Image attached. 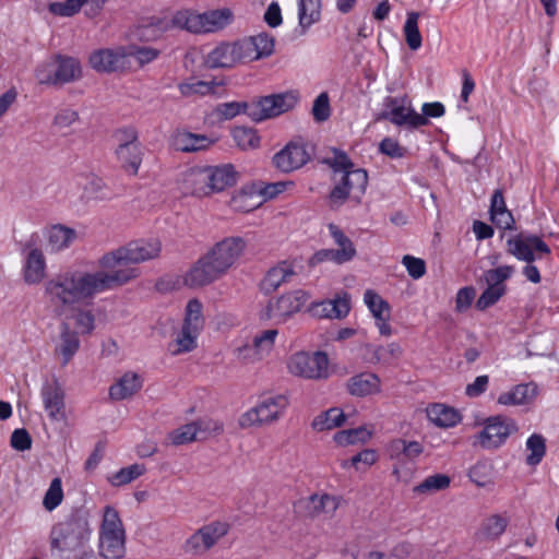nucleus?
<instances>
[{
    "instance_id": "nucleus-1",
    "label": "nucleus",
    "mask_w": 559,
    "mask_h": 559,
    "mask_svg": "<svg viewBox=\"0 0 559 559\" xmlns=\"http://www.w3.org/2000/svg\"><path fill=\"white\" fill-rule=\"evenodd\" d=\"M160 252L158 240H136L105 253L98 260L102 270L88 272L68 269L46 281V295L53 308L62 312L76 304L90 302L98 294L123 286L139 276L129 266L155 259Z\"/></svg>"
},
{
    "instance_id": "nucleus-2",
    "label": "nucleus",
    "mask_w": 559,
    "mask_h": 559,
    "mask_svg": "<svg viewBox=\"0 0 559 559\" xmlns=\"http://www.w3.org/2000/svg\"><path fill=\"white\" fill-rule=\"evenodd\" d=\"M241 237H228L217 242L201 257L183 275V284L190 288L206 286L227 273L245 251Z\"/></svg>"
},
{
    "instance_id": "nucleus-3",
    "label": "nucleus",
    "mask_w": 559,
    "mask_h": 559,
    "mask_svg": "<svg viewBox=\"0 0 559 559\" xmlns=\"http://www.w3.org/2000/svg\"><path fill=\"white\" fill-rule=\"evenodd\" d=\"M91 536L92 528L88 516L78 511L51 527L50 549L60 554L82 550L88 545Z\"/></svg>"
},
{
    "instance_id": "nucleus-4",
    "label": "nucleus",
    "mask_w": 559,
    "mask_h": 559,
    "mask_svg": "<svg viewBox=\"0 0 559 559\" xmlns=\"http://www.w3.org/2000/svg\"><path fill=\"white\" fill-rule=\"evenodd\" d=\"M127 535L119 512L111 506L103 510L98 530L97 549L107 559H122L126 556Z\"/></svg>"
},
{
    "instance_id": "nucleus-5",
    "label": "nucleus",
    "mask_w": 559,
    "mask_h": 559,
    "mask_svg": "<svg viewBox=\"0 0 559 559\" xmlns=\"http://www.w3.org/2000/svg\"><path fill=\"white\" fill-rule=\"evenodd\" d=\"M234 20L230 9L210 10L198 13L191 10L175 12V23L178 29H185L193 34L215 33L229 25Z\"/></svg>"
},
{
    "instance_id": "nucleus-6",
    "label": "nucleus",
    "mask_w": 559,
    "mask_h": 559,
    "mask_svg": "<svg viewBox=\"0 0 559 559\" xmlns=\"http://www.w3.org/2000/svg\"><path fill=\"white\" fill-rule=\"evenodd\" d=\"M481 426L483 429L473 436V445L486 451L500 449L519 430L516 421L506 415L489 416Z\"/></svg>"
},
{
    "instance_id": "nucleus-7",
    "label": "nucleus",
    "mask_w": 559,
    "mask_h": 559,
    "mask_svg": "<svg viewBox=\"0 0 559 559\" xmlns=\"http://www.w3.org/2000/svg\"><path fill=\"white\" fill-rule=\"evenodd\" d=\"M288 404V399L283 394L265 396L239 417V426L250 428L273 424L284 415Z\"/></svg>"
},
{
    "instance_id": "nucleus-8",
    "label": "nucleus",
    "mask_w": 559,
    "mask_h": 559,
    "mask_svg": "<svg viewBox=\"0 0 559 559\" xmlns=\"http://www.w3.org/2000/svg\"><path fill=\"white\" fill-rule=\"evenodd\" d=\"M298 100L299 95L296 91L263 96L251 103L249 117L251 120L260 122L292 110Z\"/></svg>"
},
{
    "instance_id": "nucleus-9",
    "label": "nucleus",
    "mask_w": 559,
    "mask_h": 559,
    "mask_svg": "<svg viewBox=\"0 0 559 559\" xmlns=\"http://www.w3.org/2000/svg\"><path fill=\"white\" fill-rule=\"evenodd\" d=\"M230 530L225 521H212L198 528L185 543V550L192 556L206 555Z\"/></svg>"
},
{
    "instance_id": "nucleus-10",
    "label": "nucleus",
    "mask_w": 559,
    "mask_h": 559,
    "mask_svg": "<svg viewBox=\"0 0 559 559\" xmlns=\"http://www.w3.org/2000/svg\"><path fill=\"white\" fill-rule=\"evenodd\" d=\"M287 368L294 376L320 380L329 377V357L324 352H298L290 356Z\"/></svg>"
},
{
    "instance_id": "nucleus-11",
    "label": "nucleus",
    "mask_w": 559,
    "mask_h": 559,
    "mask_svg": "<svg viewBox=\"0 0 559 559\" xmlns=\"http://www.w3.org/2000/svg\"><path fill=\"white\" fill-rule=\"evenodd\" d=\"M368 185V174L365 169L350 168L342 173L340 181L334 186L330 192V201L332 205L340 206L352 198L357 202L360 201Z\"/></svg>"
},
{
    "instance_id": "nucleus-12",
    "label": "nucleus",
    "mask_w": 559,
    "mask_h": 559,
    "mask_svg": "<svg viewBox=\"0 0 559 559\" xmlns=\"http://www.w3.org/2000/svg\"><path fill=\"white\" fill-rule=\"evenodd\" d=\"M383 105L386 110L382 111L378 119L389 120L397 127H406L408 129H417L425 126V118L412 107L406 96L384 98Z\"/></svg>"
},
{
    "instance_id": "nucleus-13",
    "label": "nucleus",
    "mask_w": 559,
    "mask_h": 559,
    "mask_svg": "<svg viewBox=\"0 0 559 559\" xmlns=\"http://www.w3.org/2000/svg\"><path fill=\"white\" fill-rule=\"evenodd\" d=\"M309 295L301 289L284 294L277 299L270 300L264 310L261 312V319L274 320L278 323L285 322L308 301Z\"/></svg>"
},
{
    "instance_id": "nucleus-14",
    "label": "nucleus",
    "mask_w": 559,
    "mask_h": 559,
    "mask_svg": "<svg viewBox=\"0 0 559 559\" xmlns=\"http://www.w3.org/2000/svg\"><path fill=\"white\" fill-rule=\"evenodd\" d=\"M507 251L515 259L533 263L542 255H549V246L537 235L519 234L507 240Z\"/></svg>"
},
{
    "instance_id": "nucleus-15",
    "label": "nucleus",
    "mask_w": 559,
    "mask_h": 559,
    "mask_svg": "<svg viewBox=\"0 0 559 559\" xmlns=\"http://www.w3.org/2000/svg\"><path fill=\"white\" fill-rule=\"evenodd\" d=\"M116 155L126 173L132 176L138 174L142 163L143 148L133 129L120 132V143L116 150Z\"/></svg>"
},
{
    "instance_id": "nucleus-16",
    "label": "nucleus",
    "mask_w": 559,
    "mask_h": 559,
    "mask_svg": "<svg viewBox=\"0 0 559 559\" xmlns=\"http://www.w3.org/2000/svg\"><path fill=\"white\" fill-rule=\"evenodd\" d=\"M223 430L224 426L219 421L213 419H199L171 431L169 433V440L173 444L180 445L204 439L210 433H222Z\"/></svg>"
},
{
    "instance_id": "nucleus-17",
    "label": "nucleus",
    "mask_w": 559,
    "mask_h": 559,
    "mask_svg": "<svg viewBox=\"0 0 559 559\" xmlns=\"http://www.w3.org/2000/svg\"><path fill=\"white\" fill-rule=\"evenodd\" d=\"M88 61L91 67L97 72H117L127 67L128 52L123 47L103 48L93 51L90 55Z\"/></svg>"
},
{
    "instance_id": "nucleus-18",
    "label": "nucleus",
    "mask_w": 559,
    "mask_h": 559,
    "mask_svg": "<svg viewBox=\"0 0 559 559\" xmlns=\"http://www.w3.org/2000/svg\"><path fill=\"white\" fill-rule=\"evenodd\" d=\"M273 165L283 173L301 168L310 160V154L302 143L289 142L273 156Z\"/></svg>"
},
{
    "instance_id": "nucleus-19",
    "label": "nucleus",
    "mask_w": 559,
    "mask_h": 559,
    "mask_svg": "<svg viewBox=\"0 0 559 559\" xmlns=\"http://www.w3.org/2000/svg\"><path fill=\"white\" fill-rule=\"evenodd\" d=\"M211 68H233L237 63L248 62L240 39L234 43H221L206 58Z\"/></svg>"
},
{
    "instance_id": "nucleus-20",
    "label": "nucleus",
    "mask_w": 559,
    "mask_h": 559,
    "mask_svg": "<svg viewBox=\"0 0 559 559\" xmlns=\"http://www.w3.org/2000/svg\"><path fill=\"white\" fill-rule=\"evenodd\" d=\"M108 0H64L61 2H51L48 7L49 12L64 17H71L84 9L87 17H95L104 10Z\"/></svg>"
},
{
    "instance_id": "nucleus-21",
    "label": "nucleus",
    "mask_w": 559,
    "mask_h": 559,
    "mask_svg": "<svg viewBox=\"0 0 559 559\" xmlns=\"http://www.w3.org/2000/svg\"><path fill=\"white\" fill-rule=\"evenodd\" d=\"M44 408L52 421L67 419L64 391L57 381L47 382L41 388Z\"/></svg>"
},
{
    "instance_id": "nucleus-22",
    "label": "nucleus",
    "mask_w": 559,
    "mask_h": 559,
    "mask_svg": "<svg viewBox=\"0 0 559 559\" xmlns=\"http://www.w3.org/2000/svg\"><path fill=\"white\" fill-rule=\"evenodd\" d=\"M79 333L63 321L59 328V336L55 347V355L60 357L61 365L67 366L80 349Z\"/></svg>"
},
{
    "instance_id": "nucleus-23",
    "label": "nucleus",
    "mask_w": 559,
    "mask_h": 559,
    "mask_svg": "<svg viewBox=\"0 0 559 559\" xmlns=\"http://www.w3.org/2000/svg\"><path fill=\"white\" fill-rule=\"evenodd\" d=\"M349 310L350 302L346 293L343 296H336L334 299L313 302L310 307L312 316L320 319H342L348 314Z\"/></svg>"
},
{
    "instance_id": "nucleus-24",
    "label": "nucleus",
    "mask_w": 559,
    "mask_h": 559,
    "mask_svg": "<svg viewBox=\"0 0 559 559\" xmlns=\"http://www.w3.org/2000/svg\"><path fill=\"white\" fill-rule=\"evenodd\" d=\"M51 61L58 86L81 79L82 68L76 58L56 53L51 57Z\"/></svg>"
},
{
    "instance_id": "nucleus-25",
    "label": "nucleus",
    "mask_w": 559,
    "mask_h": 559,
    "mask_svg": "<svg viewBox=\"0 0 559 559\" xmlns=\"http://www.w3.org/2000/svg\"><path fill=\"white\" fill-rule=\"evenodd\" d=\"M537 394L538 388L535 383H520L499 394L497 403L502 406L528 405L536 399Z\"/></svg>"
},
{
    "instance_id": "nucleus-26",
    "label": "nucleus",
    "mask_w": 559,
    "mask_h": 559,
    "mask_svg": "<svg viewBox=\"0 0 559 559\" xmlns=\"http://www.w3.org/2000/svg\"><path fill=\"white\" fill-rule=\"evenodd\" d=\"M205 171L209 187L211 188V194L222 192L226 188L233 187L238 179V173L231 164L205 166Z\"/></svg>"
},
{
    "instance_id": "nucleus-27",
    "label": "nucleus",
    "mask_w": 559,
    "mask_h": 559,
    "mask_svg": "<svg viewBox=\"0 0 559 559\" xmlns=\"http://www.w3.org/2000/svg\"><path fill=\"white\" fill-rule=\"evenodd\" d=\"M248 62L269 57L274 51V38L266 33H260L240 39Z\"/></svg>"
},
{
    "instance_id": "nucleus-28",
    "label": "nucleus",
    "mask_w": 559,
    "mask_h": 559,
    "mask_svg": "<svg viewBox=\"0 0 559 559\" xmlns=\"http://www.w3.org/2000/svg\"><path fill=\"white\" fill-rule=\"evenodd\" d=\"M259 185L251 182L243 186L230 199V206L238 212H251L265 202V198L260 195Z\"/></svg>"
},
{
    "instance_id": "nucleus-29",
    "label": "nucleus",
    "mask_w": 559,
    "mask_h": 559,
    "mask_svg": "<svg viewBox=\"0 0 559 559\" xmlns=\"http://www.w3.org/2000/svg\"><path fill=\"white\" fill-rule=\"evenodd\" d=\"M350 395L365 397L381 391L380 378L373 372H361L350 377L346 383Z\"/></svg>"
},
{
    "instance_id": "nucleus-30",
    "label": "nucleus",
    "mask_w": 559,
    "mask_h": 559,
    "mask_svg": "<svg viewBox=\"0 0 559 559\" xmlns=\"http://www.w3.org/2000/svg\"><path fill=\"white\" fill-rule=\"evenodd\" d=\"M178 29L175 23V13L163 16H153L139 28V37L145 41L159 39L166 32Z\"/></svg>"
},
{
    "instance_id": "nucleus-31",
    "label": "nucleus",
    "mask_w": 559,
    "mask_h": 559,
    "mask_svg": "<svg viewBox=\"0 0 559 559\" xmlns=\"http://www.w3.org/2000/svg\"><path fill=\"white\" fill-rule=\"evenodd\" d=\"M44 295H45V298H46L48 305L50 306V308L57 316H63V314H67L68 312L74 313L75 326L80 330V332L82 334H91L94 331L95 316L92 310L82 308V306L92 305L95 297L90 302L76 304L73 307L67 308L64 311L59 312L50 304V301L46 295V286L44 287Z\"/></svg>"
},
{
    "instance_id": "nucleus-32",
    "label": "nucleus",
    "mask_w": 559,
    "mask_h": 559,
    "mask_svg": "<svg viewBox=\"0 0 559 559\" xmlns=\"http://www.w3.org/2000/svg\"><path fill=\"white\" fill-rule=\"evenodd\" d=\"M295 264L288 261H282L270 269L262 281V288L265 293L276 290L282 284L292 282L296 276Z\"/></svg>"
},
{
    "instance_id": "nucleus-33",
    "label": "nucleus",
    "mask_w": 559,
    "mask_h": 559,
    "mask_svg": "<svg viewBox=\"0 0 559 559\" xmlns=\"http://www.w3.org/2000/svg\"><path fill=\"white\" fill-rule=\"evenodd\" d=\"M46 274V260L40 249L28 251L23 265V278L29 285L38 284Z\"/></svg>"
},
{
    "instance_id": "nucleus-34",
    "label": "nucleus",
    "mask_w": 559,
    "mask_h": 559,
    "mask_svg": "<svg viewBox=\"0 0 559 559\" xmlns=\"http://www.w3.org/2000/svg\"><path fill=\"white\" fill-rule=\"evenodd\" d=\"M143 385V379L135 372H126L109 388V396L115 401H122L138 393Z\"/></svg>"
},
{
    "instance_id": "nucleus-35",
    "label": "nucleus",
    "mask_w": 559,
    "mask_h": 559,
    "mask_svg": "<svg viewBox=\"0 0 559 559\" xmlns=\"http://www.w3.org/2000/svg\"><path fill=\"white\" fill-rule=\"evenodd\" d=\"M338 506V498L328 493L311 495L307 501L308 514L311 518L323 516L325 519H330L334 515Z\"/></svg>"
},
{
    "instance_id": "nucleus-36",
    "label": "nucleus",
    "mask_w": 559,
    "mask_h": 559,
    "mask_svg": "<svg viewBox=\"0 0 559 559\" xmlns=\"http://www.w3.org/2000/svg\"><path fill=\"white\" fill-rule=\"evenodd\" d=\"M183 190L188 194L195 197H207L211 194V188L207 182V175L204 167H194L185 173Z\"/></svg>"
},
{
    "instance_id": "nucleus-37",
    "label": "nucleus",
    "mask_w": 559,
    "mask_h": 559,
    "mask_svg": "<svg viewBox=\"0 0 559 559\" xmlns=\"http://www.w3.org/2000/svg\"><path fill=\"white\" fill-rule=\"evenodd\" d=\"M76 239V231L63 225H53L47 231V248L50 252L67 249Z\"/></svg>"
},
{
    "instance_id": "nucleus-38",
    "label": "nucleus",
    "mask_w": 559,
    "mask_h": 559,
    "mask_svg": "<svg viewBox=\"0 0 559 559\" xmlns=\"http://www.w3.org/2000/svg\"><path fill=\"white\" fill-rule=\"evenodd\" d=\"M427 417L438 427H454L461 421V415L444 404H432L427 408Z\"/></svg>"
},
{
    "instance_id": "nucleus-39",
    "label": "nucleus",
    "mask_w": 559,
    "mask_h": 559,
    "mask_svg": "<svg viewBox=\"0 0 559 559\" xmlns=\"http://www.w3.org/2000/svg\"><path fill=\"white\" fill-rule=\"evenodd\" d=\"M321 17V0H298V22L304 35Z\"/></svg>"
},
{
    "instance_id": "nucleus-40",
    "label": "nucleus",
    "mask_w": 559,
    "mask_h": 559,
    "mask_svg": "<svg viewBox=\"0 0 559 559\" xmlns=\"http://www.w3.org/2000/svg\"><path fill=\"white\" fill-rule=\"evenodd\" d=\"M346 419L344 412L341 408L332 407L312 420V428L317 431H325L341 427Z\"/></svg>"
},
{
    "instance_id": "nucleus-41",
    "label": "nucleus",
    "mask_w": 559,
    "mask_h": 559,
    "mask_svg": "<svg viewBox=\"0 0 559 559\" xmlns=\"http://www.w3.org/2000/svg\"><path fill=\"white\" fill-rule=\"evenodd\" d=\"M201 331L182 325L174 341V355L192 352L198 345V337Z\"/></svg>"
},
{
    "instance_id": "nucleus-42",
    "label": "nucleus",
    "mask_w": 559,
    "mask_h": 559,
    "mask_svg": "<svg viewBox=\"0 0 559 559\" xmlns=\"http://www.w3.org/2000/svg\"><path fill=\"white\" fill-rule=\"evenodd\" d=\"M418 12H408L403 27L405 40L411 50H418L423 44V38L418 28Z\"/></svg>"
},
{
    "instance_id": "nucleus-43",
    "label": "nucleus",
    "mask_w": 559,
    "mask_h": 559,
    "mask_svg": "<svg viewBox=\"0 0 559 559\" xmlns=\"http://www.w3.org/2000/svg\"><path fill=\"white\" fill-rule=\"evenodd\" d=\"M451 478L445 474H433L426 477L420 484L414 487V492L428 495L445 490L450 487Z\"/></svg>"
},
{
    "instance_id": "nucleus-44",
    "label": "nucleus",
    "mask_w": 559,
    "mask_h": 559,
    "mask_svg": "<svg viewBox=\"0 0 559 559\" xmlns=\"http://www.w3.org/2000/svg\"><path fill=\"white\" fill-rule=\"evenodd\" d=\"M145 471L146 468L143 464L135 463L127 467H122L118 472L111 474L108 477V481L115 487H120L139 478L145 473Z\"/></svg>"
},
{
    "instance_id": "nucleus-45",
    "label": "nucleus",
    "mask_w": 559,
    "mask_h": 559,
    "mask_svg": "<svg viewBox=\"0 0 559 559\" xmlns=\"http://www.w3.org/2000/svg\"><path fill=\"white\" fill-rule=\"evenodd\" d=\"M251 110V103L247 102H227L218 104L214 114L219 120H231L240 114H246L249 117Z\"/></svg>"
},
{
    "instance_id": "nucleus-46",
    "label": "nucleus",
    "mask_w": 559,
    "mask_h": 559,
    "mask_svg": "<svg viewBox=\"0 0 559 559\" xmlns=\"http://www.w3.org/2000/svg\"><path fill=\"white\" fill-rule=\"evenodd\" d=\"M507 525L506 518L493 514L483 522L478 534L484 539H495L504 533Z\"/></svg>"
},
{
    "instance_id": "nucleus-47",
    "label": "nucleus",
    "mask_w": 559,
    "mask_h": 559,
    "mask_svg": "<svg viewBox=\"0 0 559 559\" xmlns=\"http://www.w3.org/2000/svg\"><path fill=\"white\" fill-rule=\"evenodd\" d=\"M526 449L530 454L526 456V464L538 465L546 454V439L539 433H533L526 440Z\"/></svg>"
},
{
    "instance_id": "nucleus-48",
    "label": "nucleus",
    "mask_w": 559,
    "mask_h": 559,
    "mask_svg": "<svg viewBox=\"0 0 559 559\" xmlns=\"http://www.w3.org/2000/svg\"><path fill=\"white\" fill-rule=\"evenodd\" d=\"M231 135L237 146L243 151L257 148L260 145V136L252 128L235 127Z\"/></svg>"
},
{
    "instance_id": "nucleus-49",
    "label": "nucleus",
    "mask_w": 559,
    "mask_h": 559,
    "mask_svg": "<svg viewBox=\"0 0 559 559\" xmlns=\"http://www.w3.org/2000/svg\"><path fill=\"white\" fill-rule=\"evenodd\" d=\"M330 234L334 239L335 243L340 247L336 249L341 255V260L345 262L350 261L356 255V249L352 240L344 235V233L335 225L329 226Z\"/></svg>"
},
{
    "instance_id": "nucleus-50",
    "label": "nucleus",
    "mask_w": 559,
    "mask_h": 559,
    "mask_svg": "<svg viewBox=\"0 0 559 559\" xmlns=\"http://www.w3.org/2000/svg\"><path fill=\"white\" fill-rule=\"evenodd\" d=\"M364 301L372 313L374 320L390 316V305L378 293L367 289L364 295Z\"/></svg>"
},
{
    "instance_id": "nucleus-51",
    "label": "nucleus",
    "mask_w": 559,
    "mask_h": 559,
    "mask_svg": "<svg viewBox=\"0 0 559 559\" xmlns=\"http://www.w3.org/2000/svg\"><path fill=\"white\" fill-rule=\"evenodd\" d=\"M371 437L370 431L364 427L341 430L334 435V441L342 447L355 443H365Z\"/></svg>"
},
{
    "instance_id": "nucleus-52",
    "label": "nucleus",
    "mask_w": 559,
    "mask_h": 559,
    "mask_svg": "<svg viewBox=\"0 0 559 559\" xmlns=\"http://www.w3.org/2000/svg\"><path fill=\"white\" fill-rule=\"evenodd\" d=\"M277 336L278 330L276 329L259 331L253 336L252 343L254 344L255 348L263 357V359L267 357L273 350Z\"/></svg>"
},
{
    "instance_id": "nucleus-53",
    "label": "nucleus",
    "mask_w": 559,
    "mask_h": 559,
    "mask_svg": "<svg viewBox=\"0 0 559 559\" xmlns=\"http://www.w3.org/2000/svg\"><path fill=\"white\" fill-rule=\"evenodd\" d=\"M218 83L215 81H195L179 84V91L182 96L191 95H210L214 94L218 87Z\"/></svg>"
},
{
    "instance_id": "nucleus-54",
    "label": "nucleus",
    "mask_w": 559,
    "mask_h": 559,
    "mask_svg": "<svg viewBox=\"0 0 559 559\" xmlns=\"http://www.w3.org/2000/svg\"><path fill=\"white\" fill-rule=\"evenodd\" d=\"M181 143L180 148L183 152H195L210 147L214 141L202 134H194L191 132L182 133L179 138Z\"/></svg>"
},
{
    "instance_id": "nucleus-55",
    "label": "nucleus",
    "mask_w": 559,
    "mask_h": 559,
    "mask_svg": "<svg viewBox=\"0 0 559 559\" xmlns=\"http://www.w3.org/2000/svg\"><path fill=\"white\" fill-rule=\"evenodd\" d=\"M202 309L203 307L201 301H199L198 299L189 300L186 307V317L182 325L190 326L193 330L201 331L204 325Z\"/></svg>"
},
{
    "instance_id": "nucleus-56",
    "label": "nucleus",
    "mask_w": 559,
    "mask_h": 559,
    "mask_svg": "<svg viewBox=\"0 0 559 559\" xmlns=\"http://www.w3.org/2000/svg\"><path fill=\"white\" fill-rule=\"evenodd\" d=\"M323 164L328 165L332 170L336 173H344L354 167L353 162L348 155L336 147L331 148V155L323 158Z\"/></svg>"
},
{
    "instance_id": "nucleus-57",
    "label": "nucleus",
    "mask_w": 559,
    "mask_h": 559,
    "mask_svg": "<svg viewBox=\"0 0 559 559\" xmlns=\"http://www.w3.org/2000/svg\"><path fill=\"white\" fill-rule=\"evenodd\" d=\"M514 273V266L512 265H501L495 269H490L485 272L484 278L487 285L497 287V288H506L504 282L509 280Z\"/></svg>"
},
{
    "instance_id": "nucleus-58",
    "label": "nucleus",
    "mask_w": 559,
    "mask_h": 559,
    "mask_svg": "<svg viewBox=\"0 0 559 559\" xmlns=\"http://www.w3.org/2000/svg\"><path fill=\"white\" fill-rule=\"evenodd\" d=\"M424 451L423 445L418 441H406L396 439L391 443L392 454H403L406 459L414 460Z\"/></svg>"
},
{
    "instance_id": "nucleus-59",
    "label": "nucleus",
    "mask_w": 559,
    "mask_h": 559,
    "mask_svg": "<svg viewBox=\"0 0 559 559\" xmlns=\"http://www.w3.org/2000/svg\"><path fill=\"white\" fill-rule=\"evenodd\" d=\"M62 483L59 477H56L50 481L49 488L43 499V506L47 511H52L62 502Z\"/></svg>"
},
{
    "instance_id": "nucleus-60",
    "label": "nucleus",
    "mask_w": 559,
    "mask_h": 559,
    "mask_svg": "<svg viewBox=\"0 0 559 559\" xmlns=\"http://www.w3.org/2000/svg\"><path fill=\"white\" fill-rule=\"evenodd\" d=\"M34 76L37 83L40 85L58 86L51 57L36 66L34 70Z\"/></svg>"
},
{
    "instance_id": "nucleus-61",
    "label": "nucleus",
    "mask_w": 559,
    "mask_h": 559,
    "mask_svg": "<svg viewBox=\"0 0 559 559\" xmlns=\"http://www.w3.org/2000/svg\"><path fill=\"white\" fill-rule=\"evenodd\" d=\"M311 112L317 122H323L330 118L331 107L328 93L323 92L317 96Z\"/></svg>"
},
{
    "instance_id": "nucleus-62",
    "label": "nucleus",
    "mask_w": 559,
    "mask_h": 559,
    "mask_svg": "<svg viewBox=\"0 0 559 559\" xmlns=\"http://www.w3.org/2000/svg\"><path fill=\"white\" fill-rule=\"evenodd\" d=\"M234 355L243 365L255 364L263 359L252 342L235 348Z\"/></svg>"
},
{
    "instance_id": "nucleus-63",
    "label": "nucleus",
    "mask_w": 559,
    "mask_h": 559,
    "mask_svg": "<svg viewBox=\"0 0 559 559\" xmlns=\"http://www.w3.org/2000/svg\"><path fill=\"white\" fill-rule=\"evenodd\" d=\"M506 288H497L487 285V288L481 293L477 299L476 307L479 310H485L493 306L506 294Z\"/></svg>"
},
{
    "instance_id": "nucleus-64",
    "label": "nucleus",
    "mask_w": 559,
    "mask_h": 559,
    "mask_svg": "<svg viewBox=\"0 0 559 559\" xmlns=\"http://www.w3.org/2000/svg\"><path fill=\"white\" fill-rule=\"evenodd\" d=\"M127 52L128 57H134L141 66L154 61L160 53L158 49L146 46L131 47Z\"/></svg>"
}]
</instances>
